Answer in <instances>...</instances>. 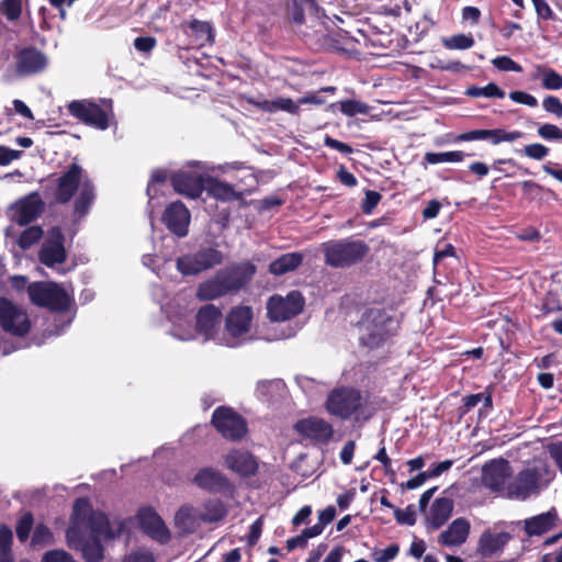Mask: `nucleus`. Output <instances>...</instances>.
<instances>
[{
    "instance_id": "3",
    "label": "nucleus",
    "mask_w": 562,
    "mask_h": 562,
    "mask_svg": "<svg viewBox=\"0 0 562 562\" xmlns=\"http://www.w3.org/2000/svg\"><path fill=\"white\" fill-rule=\"evenodd\" d=\"M359 324L364 329L359 338L360 345L369 349L383 346L397 334L400 328V321L383 307L368 308L362 314Z\"/></svg>"
},
{
    "instance_id": "56",
    "label": "nucleus",
    "mask_w": 562,
    "mask_h": 562,
    "mask_svg": "<svg viewBox=\"0 0 562 562\" xmlns=\"http://www.w3.org/2000/svg\"><path fill=\"white\" fill-rule=\"evenodd\" d=\"M42 562H77L70 553L61 549L49 550L44 553Z\"/></svg>"
},
{
    "instance_id": "31",
    "label": "nucleus",
    "mask_w": 562,
    "mask_h": 562,
    "mask_svg": "<svg viewBox=\"0 0 562 562\" xmlns=\"http://www.w3.org/2000/svg\"><path fill=\"white\" fill-rule=\"evenodd\" d=\"M322 0H288L285 4V13L288 19L296 24L302 25L305 22V12L318 16Z\"/></svg>"
},
{
    "instance_id": "40",
    "label": "nucleus",
    "mask_w": 562,
    "mask_h": 562,
    "mask_svg": "<svg viewBox=\"0 0 562 562\" xmlns=\"http://www.w3.org/2000/svg\"><path fill=\"white\" fill-rule=\"evenodd\" d=\"M468 156L465 153L461 150L454 151H445V153H426L424 159L426 162L430 165L440 164V162H460Z\"/></svg>"
},
{
    "instance_id": "47",
    "label": "nucleus",
    "mask_w": 562,
    "mask_h": 562,
    "mask_svg": "<svg viewBox=\"0 0 562 562\" xmlns=\"http://www.w3.org/2000/svg\"><path fill=\"white\" fill-rule=\"evenodd\" d=\"M53 541H54V535L50 531V529L44 524H38L35 527V530L32 536V546L44 547L47 544H52Z\"/></svg>"
},
{
    "instance_id": "37",
    "label": "nucleus",
    "mask_w": 562,
    "mask_h": 562,
    "mask_svg": "<svg viewBox=\"0 0 562 562\" xmlns=\"http://www.w3.org/2000/svg\"><path fill=\"white\" fill-rule=\"evenodd\" d=\"M541 77V86L547 90H560L562 89V75L555 69L543 65L536 67L535 79Z\"/></svg>"
},
{
    "instance_id": "49",
    "label": "nucleus",
    "mask_w": 562,
    "mask_h": 562,
    "mask_svg": "<svg viewBox=\"0 0 562 562\" xmlns=\"http://www.w3.org/2000/svg\"><path fill=\"white\" fill-rule=\"evenodd\" d=\"M0 10L9 21L18 20L22 12V0H2Z\"/></svg>"
},
{
    "instance_id": "29",
    "label": "nucleus",
    "mask_w": 562,
    "mask_h": 562,
    "mask_svg": "<svg viewBox=\"0 0 562 562\" xmlns=\"http://www.w3.org/2000/svg\"><path fill=\"white\" fill-rule=\"evenodd\" d=\"M222 318V311L214 304H205L196 313L195 329L202 334L205 339H211L216 327L220 325Z\"/></svg>"
},
{
    "instance_id": "57",
    "label": "nucleus",
    "mask_w": 562,
    "mask_h": 562,
    "mask_svg": "<svg viewBox=\"0 0 562 562\" xmlns=\"http://www.w3.org/2000/svg\"><path fill=\"white\" fill-rule=\"evenodd\" d=\"M522 194L528 200H533L536 198H539L540 194L546 190L541 184L532 181V180H525L520 183Z\"/></svg>"
},
{
    "instance_id": "44",
    "label": "nucleus",
    "mask_w": 562,
    "mask_h": 562,
    "mask_svg": "<svg viewBox=\"0 0 562 562\" xmlns=\"http://www.w3.org/2000/svg\"><path fill=\"white\" fill-rule=\"evenodd\" d=\"M34 525V516L31 512L24 513L15 526L16 537L20 542H25L30 538Z\"/></svg>"
},
{
    "instance_id": "60",
    "label": "nucleus",
    "mask_w": 562,
    "mask_h": 562,
    "mask_svg": "<svg viewBox=\"0 0 562 562\" xmlns=\"http://www.w3.org/2000/svg\"><path fill=\"white\" fill-rule=\"evenodd\" d=\"M156 44L157 41L154 36H139L134 40V47L140 53H149Z\"/></svg>"
},
{
    "instance_id": "26",
    "label": "nucleus",
    "mask_w": 562,
    "mask_h": 562,
    "mask_svg": "<svg viewBox=\"0 0 562 562\" xmlns=\"http://www.w3.org/2000/svg\"><path fill=\"white\" fill-rule=\"evenodd\" d=\"M471 530L470 521L464 517L452 520L448 528L438 537V543L443 547H460L467 542Z\"/></svg>"
},
{
    "instance_id": "25",
    "label": "nucleus",
    "mask_w": 562,
    "mask_h": 562,
    "mask_svg": "<svg viewBox=\"0 0 562 562\" xmlns=\"http://www.w3.org/2000/svg\"><path fill=\"white\" fill-rule=\"evenodd\" d=\"M192 482L209 493H224L231 487L228 479L212 467L200 469L193 476Z\"/></svg>"
},
{
    "instance_id": "8",
    "label": "nucleus",
    "mask_w": 562,
    "mask_h": 562,
    "mask_svg": "<svg viewBox=\"0 0 562 562\" xmlns=\"http://www.w3.org/2000/svg\"><path fill=\"white\" fill-rule=\"evenodd\" d=\"M211 425L226 440L240 441L248 432L247 420L231 406H218L213 411Z\"/></svg>"
},
{
    "instance_id": "61",
    "label": "nucleus",
    "mask_w": 562,
    "mask_h": 562,
    "mask_svg": "<svg viewBox=\"0 0 562 562\" xmlns=\"http://www.w3.org/2000/svg\"><path fill=\"white\" fill-rule=\"evenodd\" d=\"M262 526H263V518L259 517L257 518L251 525L249 529V533L247 537L248 546L254 547L257 544L261 532H262Z\"/></svg>"
},
{
    "instance_id": "30",
    "label": "nucleus",
    "mask_w": 562,
    "mask_h": 562,
    "mask_svg": "<svg viewBox=\"0 0 562 562\" xmlns=\"http://www.w3.org/2000/svg\"><path fill=\"white\" fill-rule=\"evenodd\" d=\"M252 319V310L250 306H237L226 316V330L234 337H240L250 329V323Z\"/></svg>"
},
{
    "instance_id": "41",
    "label": "nucleus",
    "mask_w": 562,
    "mask_h": 562,
    "mask_svg": "<svg viewBox=\"0 0 562 562\" xmlns=\"http://www.w3.org/2000/svg\"><path fill=\"white\" fill-rule=\"evenodd\" d=\"M442 45L447 49H469L474 45V38L471 34H456L450 37L441 38Z\"/></svg>"
},
{
    "instance_id": "24",
    "label": "nucleus",
    "mask_w": 562,
    "mask_h": 562,
    "mask_svg": "<svg viewBox=\"0 0 562 562\" xmlns=\"http://www.w3.org/2000/svg\"><path fill=\"white\" fill-rule=\"evenodd\" d=\"M137 518L142 530L146 535L161 542L169 540V530L162 518L153 507L140 508L137 513Z\"/></svg>"
},
{
    "instance_id": "64",
    "label": "nucleus",
    "mask_w": 562,
    "mask_h": 562,
    "mask_svg": "<svg viewBox=\"0 0 562 562\" xmlns=\"http://www.w3.org/2000/svg\"><path fill=\"white\" fill-rule=\"evenodd\" d=\"M550 457L562 474V441L553 442L548 447Z\"/></svg>"
},
{
    "instance_id": "54",
    "label": "nucleus",
    "mask_w": 562,
    "mask_h": 562,
    "mask_svg": "<svg viewBox=\"0 0 562 562\" xmlns=\"http://www.w3.org/2000/svg\"><path fill=\"white\" fill-rule=\"evenodd\" d=\"M492 64L501 71H522V67L518 63L505 55L495 57Z\"/></svg>"
},
{
    "instance_id": "15",
    "label": "nucleus",
    "mask_w": 562,
    "mask_h": 562,
    "mask_svg": "<svg viewBox=\"0 0 562 562\" xmlns=\"http://www.w3.org/2000/svg\"><path fill=\"white\" fill-rule=\"evenodd\" d=\"M38 259L48 268L66 261L65 236L60 227L54 226L49 229L48 237L38 251Z\"/></svg>"
},
{
    "instance_id": "63",
    "label": "nucleus",
    "mask_w": 562,
    "mask_h": 562,
    "mask_svg": "<svg viewBox=\"0 0 562 562\" xmlns=\"http://www.w3.org/2000/svg\"><path fill=\"white\" fill-rule=\"evenodd\" d=\"M13 542L12 530L7 525L0 526V551L11 550Z\"/></svg>"
},
{
    "instance_id": "38",
    "label": "nucleus",
    "mask_w": 562,
    "mask_h": 562,
    "mask_svg": "<svg viewBox=\"0 0 562 562\" xmlns=\"http://www.w3.org/2000/svg\"><path fill=\"white\" fill-rule=\"evenodd\" d=\"M227 515V509L222 501H209L204 505V513L201 515V519L204 522H216L222 520Z\"/></svg>"
},
{
    "instance_id": "20",
    "label": "nucleus",
    "mask_w": 562,
    "mask_h": 562,
    "mask_svg": "<svg viewBox=\"0 0 562 562\" xmlns=\"http://www.w3.org/2000/svg\"><path fill=\"white\" fill-rule=\"evenodd\" d=\"M225 465L228 470L240 477H250L257 474L259 470L258 459L248 450L232 449L224 457Z\"/></svg>"
},
{
    "instance_id": "23",
    "label": "nucleus",
    "mask_w": 562,
    "mask_h": 562,
    "mask_svg": "<svg viewBox=\"0 0 562 562\" xmlns=\"http://www.w3.org/2000/svg\"><path fill=\"white\" fill-rule=\"evenodd\" d=\"M524 532L527 537H541L561 524V519L555 507L549 510L526 518L524 521Z\"/></svg>"
},
{
    "instance_id": "6",
    "label": "nucleus",
    "mask_w": 562,
    "mask_h": 562,
    "mask_svg": "<svg viewBox=\"0 0 562 562\" xmlns=\"http://www.w3.org/2000/svg\"><path fill=\"white\" fill-rule=\"evenodd\" d=\"M27 293L34 305L45 307L50 312L65 313L71 304V299L66 290L55 282H34L30 284Z\"/></svg>"
},
{
    "instance_id": "9",
    "label": "nucleus",
    "mask_w": 562,
    "mask_h": 562,
    "mask_svg": "<svg viewBox=\"0 0 562 562\" xmlns=\"http://www.w3.org/2000/svg\"><path fill=\"white\" fill-rule=\"evenodd\" d=\"M224 255L214 247H202L177 259V269L183 276H195L223 262Z\"/></svg>"
},
{
    "instance_id": "39",
    "label": "nucleus",
    "mask_w": 562,
    "mask_h": 562,
    "mask_svg": "<svg viewBox=\"0 0 562 562\" xmlns=\"http://www.w3.org/2000/svg\"><path fill=\"white\" fill-rule=\"evenodd\" d=\"M465 95L471 98H480V97H486V98H498L503 99L505 97V91L502 90L496 83L491 82L486 85L485 87H476V86H470L465 90Z\"/></svg>"
},
{
    "instance_id": "11",
    "label": "nucleus",
    "mask_w": 562,
    "mask_h": 562,
    "mask_svg": "<svg viewBox=\"0 0 562 562\" xmlns=\"http://www.w3.org/2000/svg\"><path fill=\"white\" fill-rule=\"evenodd\" d=\"M513 476V469L504 458L492 459L482 468V484L494 493L506 496L507 481Z\"/></svg>"
},
{
    "instance_id": "55",
    "label": "nucleus",
    "mask_w": 562,
    "mask_h": 562,
    "mask_svg": "<svg viewBox=\"0 0 562 562\" xmlns=\"http://www.w3.org/2000/svg\"><path fill=\"white\" fill-rule=\"evenodd\" d=\"M542 108L547 113H550L558 119H562V102L558 97L547 95L542 100Z\"/></svg>"
},
{
    "instance_id": "27",
    "label": "nucleus",
    "mask_w": 562,
    "mask_h": 562,
    "mask_svg": "<svg viewBox=\"0 0 562 562\" xmlns=\"http://www.w3.org/2000/svg\"><path fill=\"white\" fill-rule=\"evenodd\" d=\"M453 512V501L448 497L436 498L430 505L429 512L425 518V526L428 531L438 530L451 517Z\"/></svg>"
},
{
    "instance_id": "58",
    "label": "nucleus",
    "mask_w": 562,
    "mask_h": 562,
    "mask_svg": "<svg viewBox=\"0 0 562 562\" xmlns=\"http://www.w3.org/2000/svg\"><path fill=\"white\" fill-rule=\"evenodd\" d=\"M509 98H510V100H513L516 103L525 104L530 108H535L538 105L537 98L528 92H525V91H519V90L512 91L509 93Z\"/></svg>"
},
{
    "instance_id": "51",
    "label": "nucleus",
    "mask_w": 562,
    "mask_h": 562,
    "mask_svg": "<svg viewBox=\"0 0 562 562\" xmlns=\"http://www.w3.org/2000/svg\"><path fill=\"white\" fill-rule=\"evenodd\" d=\"M366 196L361 203V211L363 214H371L382 200V194L374 190H366Z\"/></svg>"
},
{
    "instance_id": "2",
    "label": "nucleus",
    "mask_w": 562,
    "mask_h": 562,
    "mask_svg": "<svg viewBox=\"0 0 562 562\" xmlns=\"http://www.w3.org/2000/svg\"><path fill=\"white\" fill-rule=\"evenodd\" d=\"M256 272V266L249 260L229 263L199 284L196 299L213 301L226 295H235L250 283Z\"/></svg>"
},
{
    "instance_id": "62",
    "label": "nucleus",
    "mask_w": 562,
    "mask_h": 562,
    "mask_svg": "<svg viewBox=\"0 0 562 562\" xmlns=\"http://www.w3.org/2000/svg\"><path fill=\"white\" fill-rule=\"evenodd\" d=\"M400 552V546L397 543H392L387 546L385 549L379 552V554L374 558L375 562H389L397 557Z\"/></svg>"
},
{
    "instance_id": "59",
    "label": "nucleus",
    "mask_w": 562,
    "mask_h": 562,
    "mask_svg": "<svg viewBox=\"0 0 562 562\" xmlns=\"http://www.w3.org/2000/svg\"><path fill=\"white\" fill-rule=\"evenodd\" d=\"M175 522L177 527L183 528H187L189 525H192L193 518L191 514V508L188 506H181L175 515Z\"/></svg>"
},
{
    "instance_id": "45",
    "label": "nucleus",
    "mask_w": 562,
    "mask_h": 562,
    "mask_svg": "<svg viewBox=\"0 0 562 562\" xmlns=\"http://www.w3.org/2000/svg\"><path fill=\"white\" fill-rule=\"evenodd\" d=\"M544 314L562 312V295L559 291L549 290L542 300V307Z\"/></svg>"
},
{
    "instance_id": "7",
    "label": "nucleus",
    "mask_w": 562,
    "mask_h": 562,
    "mask_svg": "<svg viewBox=\"0 0 562 562\" xmlns=\"http://www.w3.org/2000/svg\"><path fill=\"white\" fill-rule=\"evenodd\" d=\"M366 402L358 389L341 386L329 392L325 406L330 415L346 420L359 413Z\"/></svg>"
},
{
    "instance_id": "34",
    "label": "nucleus",
    "mask_w": 562,
    "mask_h": 562,
    "mask_svg": "<svg viewBox=\"0 0 562 562\" xmlns=\"http://www.w3.org/2000/svg\"><path fill=\"white\" fill-rule=\"evenodd\" d=\"M303 262V255L297 251L286 252L269 263L268 271L280 277L296 270Z\"/></svg>"
},
{
    "instance_id": "35",
    "label": "nucleus",
    "mask_w": 562,
    "mask_h": 562,
    "mask_svg": "<svg viewBox=\"0 0 562 562\" xmlns=\"http://www.w3.org/2000/svg\"><path fill=\"white\" fill-rule=\"evenodd\" d=\"M82 528L89 529L91 537H104L105 539H114L116 537V533L111 528L109 518L102 512L95 510Z\"/></svg>"
},
{
    "instance_id": "28",
    "label": "nucleus",
    "mask_w": 562,
    "mask_h": 562,
    "mask_svg": "<svg viewBox=\"0 0 562 562\" xmlns=\"http://www.w3.org/2000/svg\"><path fill=\"white\" fill-rule=\"evenodd\" d=\"M512 539L513 535L508 531L492 532L491 530H485L480 536L477 552L484 558H491L496 553L503 552Z\"/></svg>"
},
{
    "instance_id": "5",
    "label": "nucleus",
    "mask_w": 562,
    "mask_h": 562,
    "mask_svg": "<svg viewBox=\"0 0 562 562\" xmlns=\"http://www.w3.org/2000/svg\"><path fill=\"white\" fill-rule=\"evenodd\" d=\"M101 104L92 100H75L68 104L70 115L93 128L105 131L114 119L111 99H101Z\"/></svg>"
},
{
    "instance_id": "43",
    "label": "nucleus",
    "mask_w": 562,
    "mask_h": 562,
    "mask_svg": "<svg viewBox=\"0 0 562 562\" xmlns=\"http://www.w3.org/2000/svg\"><path fill=\"white\" fill-rule=\"evenodd\" d=\"M338 104L341 113L347 116H355L357 114H368L370 111V106L367 103L355 99L344 100L340 101Z\"/></svg>"
},
{
    "instance_id": "48",
    "label": "nucleus",
    "mask_w": 562,
    "mask_h": 562,
    "mask_svg": "<svg viewBox=\"0 0 562 562\" xmlns=\"http://www.w3.org/2000/svg\"><path fill=\"white\" fill-rule=\"evenodd\" d=\"M517 151L530 159L542 160L549 155L550 149L543 144L533 143L526 145L522 149Z\"/></svg>"
},
{
    "instance_id": "32",
    "label": "nucleus",
    "mask_w": 562,
    "mask_h": 562,
    "mask_svg": "<svg viewBox=\"0 0 562 562\" xmlns=\"http://www.w3.org/2000/svg\"><path fill=\"white\" fill-rule=\"evenodd\" d=\"M204 191H206L210 196L222 202L235 201L241 198V193L236 192L232 184L209 175H206Z\"/></svg>"
},
{
    "instance_id": "16",
    "label": "nucleus",
    "mask_w": 562,
    "mask_h": 562,
    "mask_svg": "<svg viewBox=\"0 0 562 562\" xmlns=\"http://www.w3.org/2000/svg\"><path fill=\"white\" fill-rule=\"evenodd\" d=\"M540 474L536 469L520 471L513 482L506 487V496L509 499H527L531 494L538 493Z\"/></svg>"
},
{
    "instance_id": "10",
    "label": "nucleus",
    "mask_w": 562,
    "mask_h": 562,
    "mask_svg": "<svg viewBox=\"0 0 562 562\" xmlns=\"http://www.w3.org/2000/svg\"><path fill=\"white\" fill-rule=\"evenodd\" d=\"M304 307V297L299 291H291L285 297L273 295L267 304L268 316L273 322H284L299 315Z\"/></svg>"
},
{
    "instance_id": "4",
    "label": "nucleus",
    "mask_w": 562,
    "mask_h": 562,
    "mask_svg": "<svg viewBox=\"0 0 562 562\" xmlns=\"http://www.w3.org/2000/svg\"><path fill=\"white\" fill-rule=\"evenodd\" d=\"M322 252L327 266L346 269L361 263L368 257L370 247L362 239L347 237L323 243Z\"/></svg>"
},
{
    "instance_id": "12",
    "label": "nucleus",
    "mask_w": 562,
    "mask_h": 562,
    "mask_svg": "<svg viewBox=\"0 0 562 562\" xmlns=\"http://www.w3.org/2000/svg\"><path fill=\"white\" fill-rule=\"evenodd\" d=\"M14 72L20 78L42 74L48 66L47 56L34 46L22 47L14 55Z\"/></svg>"
},
{
    "instance_id": "14",
    "label": "nucleus",
    "mask_w": 562,
    "mask_h": 562,
    "mask_svg": "<svg viewBox=\"0 0 562 562\" xmlns=\"http://www.w3.org/2000/svg\"><path fill=\"white\" fill-rule=\"evenodd\" d=\"M0 307L1 329L12 336L24 337L31 329V322L27 314L14 305L10 300H5Z\"/></svg>"
},
{
    "instance_id": "21",
    "label": "nucleus",
    "mask_w": 562,
    "mask_h": 562,
    "mask_svg": "<svg viewBox=\"0 0 562 562\" xmlns=\"http://www.w3.org/2000/svg\"><path fill=\"white\" fill-rule=\"evenodd\" d=\"M522 137H525V133L521 131L508 132L504 128L473 130L457 135L454 142L490 140L493 145H498L503 142H515Z\"/></svg>"
},
{
    "instance_id": "53",
    "label": "nucleus",
    "mask_w": 562,
    "mask_h": 562,
    "mask_svg": "<svg viewBox=\"0 0 562 562\" xmlns=\"http://www.w3.org/2000/svg\"><path fill=\"white\" fill-rule=\"evenodd\" d=\"M537 133L546 140H562V130L551 123H546L539 126Z\"/></svg>"
},
{
    "instance_id": "42",
    "label": "nucleus",
    "mask_w": 562,
    "mask_h": 562,
    "mask_svg": "<svg viewBox=\"0 0 562 562\" xmlns=\"http://www.w3.org/2000/svg\"><path fill=\"white\" fill-rule=\"evenodd\" d=\"M43 228L40 225H34L25 228L18 238V245L22 249H29L34 244L40 241L43 237Z\"/></svg>"
},
{
    "instance_id": "52",
    "label": "nucleus",
    "mask_w": 562,
    "mask_h": 562,
    "mask_svg": "<svg viewBox=\"0 0 562 562\" xmlns=\"http://www.w3.org/2000/svg\"><path fill=\"white\" fill-rule=\"evenodd\" d=\"M394 516L400 525L414 526L416 524L414 505H408L405 509L394 508Z\"/></svg>"
},
{
    "instance_id": "18",
    "label": "nucleus",
    "mask_w": 562,
    "mask_h": 562,
    "mask_svg": "<svg viewBox=\"0 0 562 562\" xmlns=\"http://www.w3.org/2000/svg\"><path fill=\"white\" fill-rule=\"evenodd\" d=\"M12 210L14 211L13 221L20 226H25L42 215L45 203L37 192H33L18 200L12 205Z\"/></svg>"
},
{
    "instance_id": "46",
    "label": "nucleus",
    "mask_w": 562,
    "mask_h": 562,
    "mask_svg": "<svg viewBox=\"0 0 562 562\" xmlns=\"http://www.w3.org/2000/svg\"><path fill=\"white\" fill-rule=\"evenodd\" d=\"M189 27L202 42H213L214 35L211 23L194 19L189 22Z\"/></svg>"
},
{
    "instance_id": "19",
    "label": "nucleus",
    "mask_w": 562,
    "mask_h": 562,
    "mask_svg": "<svg viewBox=\"0 0 562 562\" xmlns=\"http://www.w3.org/2000/svg\"><path fill=\"white\" fill-rule=\"evenodd\" d=\"M206 175H196L190 171H177L170 175L173 190L190 199H198L205 189Z\"/></svg>"
},
{
    "instance_id": "33",
    "label": "nucleus",
    "mask_w": 562,
    "mask_h": 562,
    "mask_svg": "<svg viewBox=\"0 0 562 562\" xmlns=\"http://www.w3.org/2000/svg\"><path fill=\"white\" fill-rule=\"evenodd\" d=\"M249 103L263 112L273 113L277 111H284L292 115H297L300 113L301 105L299 100L295 102L291 98H277L274 100L262 101L249 100Z\"/></svg>"
},
{
    "instance_id": "36",
    "label": "nucleus",
    "mask_w": 562,
    "mask_h": 562,
    "mask_svg": "<svg viewBox=\"0 0 562 562\" xmlns=\"http://www.w3.org/2000/svg\"><path fill=\"white\" fill-rule=\"evenodd\" d=\"M70 547L76 549L80 547L82 558L86 562H101L104 559V548L100 538L91 537L89 540L83 541L81 537V542Z\"/></svg>"
},
{
    "instance_id": "22",
    "label": "nucleus",
    "mask_w": 562,
    "mask_h": 562,
    "mask_svg": "<svg viewBox=\"0 0 562 562\" xmlns=\"http://www.w3.org/2000/svg\"><path fill=\"white\" fill-rule=\"evenodd\" d=\"M190 218V212L181 201L171 202L162 214L164 224L178 237L188 235Z\"/></svg>"
},
{
    "instance_id": "1",
    "label": "nucleus",
    "mask_w": 562,
    "mask_h": 562,
    "mask_svg": "<svg viewBox=\"0 0 562 562\" xmlns=\"http://www.w3.org/2000/svg\"><path fill=\"white\" fill-rule=\"evenodd\" d=\"M74 198L72 215L75 221H80L89 213L94 203L95 187L77 162L70 164L57 178L53 202L64 205Z\"/></svg>"
},
{
    "instance_id": "13",
    "label": "nucleus",
    "mask_w": 562,
    "mask_h": 562,
    "mask_svg": "<svg viewBox=\"0 0 562 562\" xmlns=\"http://www.w3.org/2000/svg\"><path fill=\"white\" fill-rule=\"evenodd\" d=\"M293 428L303 439L314 445H326L334 436L333 425L315 416L297 420Z\"/></svg>"
},
{
    "instance_id": "17",
    "label": "nucleus",
    "mask_w": 562,
    "mask_h": 562,
    "mask_svg": "<svg viewBox=\"0 0 562 562\" xmlns=\"http://www.w3.org/2000/svg\"><path fill=\"white\" fill-rule=\"evenodd\" d=\"M94 512L88 498L79 497L75 501L70 516V525L66 530L68 546H76L81 542L82 527Z\"/></svg>"
},
{
    "instance_id": "50",
    "label": "nucleus",
    "mask_w": 562,
    "mask_h": 562,
    "mask_svg": "<svg viewBox=\"0 0 562 562\" xmlns=\"http://www.w3.org/2000/svg\"><path fill=\"white\" fill-rule=\"evenodd\" d=\"M170 179L169 172L164 168H156L151 171L150 179L147 186V194L150 199H154L156 192L153 194V190L156 184L165 183L167 179Z\"/></svg>"
}]
</instances>
